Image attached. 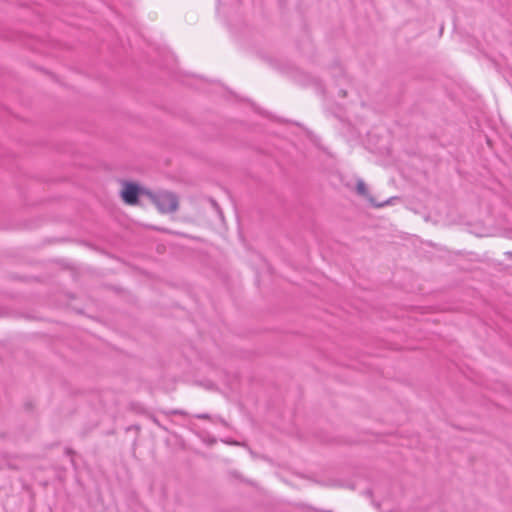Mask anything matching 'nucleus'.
Here are the masks:
<instances>
[{"mask_svg":"<svg viewBox=\"0 0 512 512\" xmlns=\"http://www.w3.org/2000/svg\"><path fill=\"white\" fill-rule=\"evenodd\" d=\"M143 193L144 189L137 183L129 181L121 182L120 196L126 204H137L139 196H141Z\"/></svg>","mask_w":512,"mask_h":512,"instance_id":"nucleus-1","label":"nucleus"},{"mask_svg":"<svg viewBox=\"0 0 512 512\" xmlns=\"http://www.w3.org/2000/svg\"><path fill=\"white\" fill-rule=\"evenodd\" d=\"M153 202L162 213H171L178 208L177 197L170 192H160L153 196Z\"/></svg>","mask_w":512,"mask_h":512,"instance_id":"nucleus-2","label":"nucleus"},{"mask_svg":"<svg viewBox=\"0 0 512 512\" xmlns=\"http://www.w3.org/2000/svg\"><path fill=\"white\" fill-rule=\"evenodd\" d=\"M356 192L359 196L363 197L372 207L381 208L391 203L392 198L385 200L383 202H378L376 199L370 194L367 185L362 179H358L356 183Z\"/></svg>","mask_w":512,"mask_h":512,"instance_id":"nucleus-3","label":"nucleus"},{"mask_svg":"<svg viewBox=\"0 0 512 512\" xmlns=\"http://www.w3.org/2000/svg\"><path fill=\"white\" fill-rule=\"evenodd\" d=\"M366 495L370 497V496L372 495V491H371L370 489H368V490L366 491Z\"/></svg>","mask_w":512,"mask_h":512,"instance_id":"nucleus-4","label":"nucleus"},{"mask_svg":"<svg viewBox=\"0 0 512 512\" xmlns=\"http://www.w3.org/2000/svg\"><path fill=\"white\" fill-rule=\"evenodd\" d=\"M507 255L512 258V252H508Z\"/></svg>","mask_w":512,"mask_h":512,"instance_id":"nucleus-5","label":"nucleus"}]
</instances>
